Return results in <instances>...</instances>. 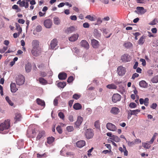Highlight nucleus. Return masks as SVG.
<instances>
[{"label":"nucleus","mask_w":158,"mask_h":158,"mask_svg":"<svg viewBox=\"0 0 158 158\" xmlns=\"http://www.w3.org/2000/svg\"><path fill=\"white\" fill-rule=\"evenodd\" d=\"M10 127V120H5L4 122L0 125V133L6 134L8 132V129Z\"/></svg>","instance_id":"f257e3e1"},{"label":"nucleus","mask_w":158,"mask_h":158,"mask_svg":"<svg viewBox=\"0 0 158 158\" xmlns=\"http://www.w3.org/2000/svg\"><path fill=\"white\" fill-rule=\"evenodd\" d=\"M16 82L17 85H21L23 84L25 82V78L22 75H18L16 78Z\"/></svg>","instance_id":"f03ea898"},{"label":"nucleus","mask_w":158,"mask_h":158,"mask_svg":"<svg viewBox=\"0 0 158 158\" xmlns=\"http://www.w3.org/2000/svg\"><path fill=\"white\" fill-rule=\"evenodd\" d=\"M31 131L30 129V127H29L27 131V135L28 137L34 138L36 135L37 130H35V128L31 129Z\"/></svg>","instance_id":"7ed1b4c3"},{"label":"nucleus","mask_w":158,"mask_h":158,"mask_svg":"<svg viewBox=\"0 0 158 158\" xmlns=\"http://www.w3.org/2000/svg\"><path fill=\"white\" fill-rule=\"evenodd\" d=\"M94 135L93 130L91 129H87L85 132V135L86 138L88 139H91Z\"/></svg>","instance_id":"20e7f679"},{"label":"nucleus","mask_w":158,"mask_h":158,"mask_svg":"<svg viewBox=\"0 0 158 158\" xmlns=\"http://www.w3.org/2000/svg\"><path fill=\"white\" fill-rule=\"evenodd\" d=\"M126 72V69L124 67L120 66H119L117 69V72L119 76H123Z\"/></svg>","instance_id":"39448f33"},{"label":"nucleus","mask_w":158,"mask_h":158,"mask_svg":"<svg viewBox=\"0 0 158 158\" xmlns=\"http://www.w3.org/2000/svg\"><path fill=\"white\" fill-rule=\"evenodd\" d=\"M121 99V95L118 94H114L112 97V101L114 103H116L117 102L120 101Z\"/></svg>","instance_id":"423d86ee"},{"label":"nucleus","mask_w":158,"mask_h":158,"mask_svg":"<svg viewBox=\"0 0 158 158\" xmlns=\"http://www.w3.org/2000/svg\"><path fill=\"white\" fill-rule=\"evenodd\" d=\"M106 127L108 130L112 131H115L117 129V127L115 125L110 123H108L106 124Z\"/></svg>","instance_id":"0eeeda50"},{"label":"nucleus","mask_w":158,"mask_h":158,"mask_svg":"<svg viewBox=\"0 0 158 158\" xmlns=\"http://www.w3.org/2000/svg\"><path fill=\"white\" fill-rule=\"evenodd\" d=\"M121 60L123 62H127L131 60L130 56L128 54H124L121 57Z\"/></svg>","instance_id":"6e6552de"},{"label":"nucleus","mask_w":158,"mask_h":158,"mask_svg":"<svg viewBox=\"0 0 158 158\" xmlns=\"http://www.w3.org/2000/svg\"><path fill=\"white\" fill-rule=\"evenodd\" d=\"M31 52L32 54L34 56H39L40 53L41 49L40 48L32 49Z\"/></svg>","instance_id":"1a4fd4ad"},{"label":"nucleus","mask_w":158,"mask_h":158,"mask_svg":"<svg viewBox=\"0 0 158 158\" xmlns=\"http://www.w3.org/2000/svg\"><path fill=\"white\" fill-rule=\"evenodd\" d=\"M52 24V21L50 19H47L45 20L44 22V26L47 28H51Z\"/></svg>","instance_id":"9d476101"},{"label":"nucleus","mask_w":158,"mask_h":158,"mask_svg":"<svg viewBox=\"0 0 158 158\" xmlns=\"http://www.w3.org/2000/svg\"><path fill=\"white\" fill-rule=\"evenodd\" d=\"M81 46L85 48L88 49L89 48V45L88 42L85 40H83L80 43Z\"/></svg>","instance_id":"9b49d317"},{"label":"nucleus","mask_w":158,"mask_h":158,"mask_svg":"<svg viewBox=\"0 0 158 158\" xmlns=\"http://www.w3.org/2000/svg\"><path fill=\"white\" fill-rule=\"evenodd\" d=\"M45 132L44 131H40L36 137V140H38L42 137L45 136Z\"/></svg>","instance_id":"f8f14e48"},{"label":"nucleus","mask_w":158,"mask_h":158,"mask_svg":"<svg viewBox=\"0 0 158 158\" xmlns=\"http://www.w3.org/2000/svg\"><path fill=\"white\" fill-rule=\"evenodd\" d=\"M119 112V109L118 108L115 107H112L110 110V112L114 115L118 114Z\"/></svg>","instance_id":"ddd939ff"},{"label":"nucleus","mask_w":158,"mask_h":158,"mask_svg":"<svg viewBox=\"0 0 158 158\" xmlns=\"http://www.w3.org/2000/svg\"><path fill=\"white\" fill-rule=\"evenodd\" d=\"M31 45L32 47V49H35L39 48V42L37 40H33L31 43Z\"/></svg>","instance_id":"4468645a"},{"label":"nucleus","mask_w":158,"mask_h":158,"mask_svg":"<svg viewBox=\"0 0 158 158\" xmlns=\"http://www.w3.org/2000/svg\"><path fill=\"white\" fill-rule=\"evenodd\" d=\"M78 37L79 35L78 34H74L69 37V40L71 42H74L77 40Z\"/></svg>","instance_id":"2eb2a0df"},{"label":"nucleus","mask_w":158,"mask_h":158,"mask_svg":"<svg viewBox=\"0 0 158 158\" xmlns=\"http://www.w3.org/2000/svg\"><path fill=\"white\" fill-rule=\"evenodd\" d=\"M83 118L81 116H78L77 121L75 123L76 127H78L80 126L83 121Z\"/></svg>","instance_id":"dca6fc26"},{"label":"nucleus","mask_w":158,"mask_h":158,"mask_svg":"<svg viewBox=\"0 0 158 158\" xmlns=\"http://www.w3.org/2000/svg\"><path fill=\"white\" fill-rule=\"evenodd\" d=\"M67 75L66 73L64 72L60 73L58 75V77L60 80H64L67 77Z\"/></svg>","instance_id":"f3484780"},{"label":"nucleus","mask_w":158,"mask_h":158,"mask_svg":"<svg viewBox=\"0 0 158 158\" xmlns=\"http://www.w3.org/2000/svg\"><path fill=\"white\" fill-rule=\"evenodd\" d=\"M57 41L56 39H54L51 41L50 47L52 49H53L57 45Z\"/></svg>","instance_id":"a211bd4d"},{"label":"nucleus","mask_w":158,"mask_h":158,"mask_svg":"<svg viewBox=\"0 0 158 158\" xmlns=\"http://www.w3.org/2000/svg\"><path fill=\"white\" fill-rule=\"evenodd\" d=\"M85 141L83 140L79 141L76 143L77 146L80 148L83 147L85 145Z\"/></svg>","instance_id":"6ab92c4d"},{"label":"nucleus","mask_w":158,"mask_h":158,"mask_svg":"<svg viewBox=\"0 0 158 158\" xmlns=\"http://www.w3.org/2000/svg\"><path fill=\"white\" fill-rule=\"evenodd\" d=\"M10 87L11 91L12 92L15 93L18 89L16 88V84L15 83H11L10 85Z\"/></svg>","instance_id":"aec40b11"},{"label":"nucleus","mask_w":158,"mask_h":158,"mask_svg":"<svg viewBox=\"0 0 158 158\" xmlns=\"http://www.w3.org/2000/svg\"><path fill=\"white\" fill-rule=\"evenodd\" d=\"M76 30L75 28L73 26H71L67 28L65 31L67 33L69 34L73 32Z\"/></svg>","instance_id":"412c9836"},{"label":"nucleus","mask_w":158,"mask_h":158,"mask_svg":"<svg viewBox=\"0 0 158 158\" xmlns=\"http://www.w3.org/2000/svg\"><path fill=\"white\" fill-rule=\"evenodd\" d=\"M91 44L94 48H97L99 47L98 42L95 40L93 39L91 40Z\"/></svg>","instance_id":"4be33fe9"},{"label":"nucleus","mask_w":158,"mask_h":158,"mask_svg":"<svg viewBox=\"0 0 158 158\" xmlns=\"http://www.w3.org/2000/svg\"><path fill=\"white\" fill-rule=\"evenodd\" d=\"M137 9L139 13L143 14L146 12V10L142 7H137Z\"/></svg>","instance_id":"5701e85b"},{"label":"nucleus","mask_w":158,"mask_h":158,"mask_svg":"<svg viewBox=\"0 0 158 158\" xmlns=\"http://www.w3.org/2000/svg\"><path fill=\"white\" fill-rule=\"evenodd\" d=\"M31 69V64L28 63L26 64L25 66V69L26 72H30Z\"/></svg>","instance_id":"b1692460"},{"label":"nucleus","mask_w":158,"mask_h":158,"mask_svg":"<svg viewBox=\"0 0 158 158\" xmlns=\"http://www.w3.org/2000/svg\"><path fill=\"white\" fill-rule=\"evenodd\" d=\"M23 141L22 139L18 140L17 142L18 148L19 149L23 148Z\"/></svg>","instance_id":"393cba45"},{"label":"nucleus","mask_w":158,"mask_h":158,"mask_svg":"<svg viewBox=\"0 0 158 158\" xmlns=\"http://www.w3.org/2000/svg\"><path fill=\"white\" fill-rule=\"evenodd\" d=\"M36 102L38 104L40 105L41 106H45V103L44 101H42V100L40 98H37L36 99Z\"/></svg>","instance_id":"a878e982"},{"label":"nucleus","mask_w":158,"mask_h":158,"mask_svg":"<svg viewBox=\"0 0 158 158\" xmlns=\"http://www.w3.org/2000/svg\"><path fill=\"white\" fill-rule=\"evenodd\" d=\"M82 106L81 105L78 103H77L73 105V108L76 110H80Z\"/></svg>","instance_id":"bb28decb"},{"label":"nucleus","mask_w":158,"mask_h":158,"mask_svg":"<svg viewBox=\"0 0 158 158\" xmlns=\"http://www.w3.org/2000/svg\"><path fill=\"white\" fill-rule=\"evenodd\" d=\"M54 23L56 25H59L60 24V21L58 17H55L53 18Z\"/></svg>","instance_id":"cd10ccee"},{"label":"nucleus","mask_w":158,"mask_h":158,"mask_svg":"<svg viewBox=\"0 0 158 158\" xmlns=\"http://www.w3.org/2000/svg\"><path fill=\"white\" fill-rule=\"evenodd\" d=\"M139 86L143 88H146L147 86V84L144 81H142L139 82Z\"/></svg>","instance_id":"c85d7f7f"},{"label":"nucleus","mask_w":158,"mask_h":158,"mask_svg":"<svg viewBox=\"0 0 158 158\" xmlns=\"http://www.w3.org/2000/svg\"><path fill=\"white\" fill-rule=\"evenodd\" d=\"M21 115L19 113H16L15 114V122L19 121L21 119Z\"/></svg>","instance_id":"c756f323"},{"label":"nucleus","mask_w":158,"mask_h":158,"mask_svg":"<svg viewBox=\"0 0 158 158\" xmlns=\"http://www.w3.org/2000/svg\"><path fill=\"white\" fill-rule=\"evenodd\" d=\"M110 139L116 142H119L120 140V139L118 136L115 135H113L112 138H110Z\"/></svg>","instance_id":"7c9ffc66"},{"label":"nucleus","mask_w":158,"mask_h":158,"mask_svg":"<svg viewBox=\"0 0 158 158\" xmlns=\"http://www.w3.org/2000/svg\"><path fill=\"white\" fill-rule=\"evenodd\" d=\"M57 85L58 87L64 88L66 85V83L64 81L60 82L57 83Z\"/></svg>","instance_id":"2f4dec72"},{"label":"nucleus","mask_w":158,"mask_h":158,"mask_svg":"<svg viewBox=\"0 0 158 158\" xmlns=\"http://www.w3.org/2000/svg\"><path fill=\"white\" fill-rule=\"evenodd\" d=\"M142 146L146 149L149 148L151 146L148 142V143H142Z\"/></svg>","instance_id":"473e14b6"},{"label":"nucleus","mask_w":158,"mask_h":158,"mask_svg":"<svg viewBox=\"0 0 158 158\" xmlns=\"http://www.w3.org/2000/svg\"><path fill=\"white\" fill-rule=\"evenodd\" d=\"M106 87L109 89H115L117 88V86L114 84H111L107 85Z\"/></svg>","instance_id":"72a5a7b5"},{"label":"nucleus","mask_w":158,"mask_h":158,"mask_svg":"<svg viewBox=\"0 0 158 158\" xmlns=\"http://www.w3.org/2000/svg\"><path fill=\"white\" fill-rule=\"evenodd\" d=\"M94 33L95 36L97 38H98L100 37L101 34L97 29H95L94 30Z\"/></svg>","instance_id":"f704fd0d"},{"label":"nucleus","mask_w":158,"mask_h":158,"mask_svg":"<svg viewBox=\"0 0 158 158\" xmlns=\"http://www.w3.org/2000/svg\"><path fill=\"white\" fill-rule=\"evenodd\" d=\"M25 2H26L23 0L21 1V0H19L17 2V4H19L20 6L21 7H24L25 6Z\"/></svg>","instance_id":"c9c22d12"},{"label":"nucleus","mask_w":158,"mask_h":158,"mask_svg":"<svg viewBox=\"0 0 158 158\" xmlns=\"http://www.w3.org/2000/svg\"><path fill=\"white\" fill-rule=\"evenodd\" d=\"M39 81L40 83L43 85H46L47 83V81L42 77L39 78Z\"/></svg>","instance_id":"e433bc0d"},{"label":"nucleus","mask_w":158,"mask_h":158,"mask_svg":"<svg viewBox=\"0 0 158 158\" xmlns=\"http://www.w3.org/2000/svg\"><path fill=\"white\" fill-rule=\"evenodd\" d=\"M130 111L131 112V114L132 115H136L137 114H138V113L140 111V110L139 109H137L134 110H130Z\"/></svg>","instance_id":"4c0bfd02"},{"label":"nucleus","mask_w":158,"mask_h":158,"mask_svg":"<svg viewBox=\"0 0 158 158\" xmlns=\"http://www.w3.org/2000/svg\"><path fill=\"white\" fill-rule=\"evenodd\" d=\"M95 16H91L90 15H88L85 18L88 19L91 21H94L95 20Z\"/></svg>","instance_id":"58836bf2"},{"label":"nucleus","mask_w":158,"mask_h":158,"mask_svg":"<svg viewBox=\"0 0 158 158\" xmlns=\"http://www.w3.org/2000/svg\"><path fill=\"white\" fill-rule=\"evenodd\" d=\"M54 138L53 137H49L47 139V143L50 144L54 141Z\"/></svg>","instance_id":"ea45409f"},{"label":"nucleus","mask_w":158,"mask_h":158,"mask_svg":"<svg viewBox=\"0 0 158 158\" xmlns=\"http://www.w3.org/2000/svg\"><path fill=\"white\" fill-rule=\"evenodd\" d=\"M16 30L18 31V33L19 34L21 33L22 31V29L21 27H20V26L18 23H16Z\"/></svg>","instance_id":"a19ab883"},{"label":"nucleus","mask_w":158,"mask_h":158,"mask_svg":"<svg viewBox=\"0 0 158 158\" xmlns=\"http://www.w3.org/2000/svg\"><path fill=\"white\" fill-rule=\"evenodd\" d=\"M152 81L153 83H156L158 82V76H155L152 79Z\"/></svg>","instance_id":"79ce46f5"},{"label":"nucleus","mask_w":158,"mask_h":158,"mask_svg":"<svg viewBox=\"0 0 158 158\" xmlns=\"http://www.w3.org/2000/svg\"><path fill=\"white\" fill-rule=\"evenodd\" d=\"M5 99L8 103L11 106H12L13 105V103L12 102L11 100L9 99V97L8 96H6Z\"/></svg>","instance_id":"37998d69"},{"label":"nucleus","mask_w":158,"mask_h":158,"mask_svg":"<svg viewBox=\"0 0 158 158\" xmlns=\"http://www.w3.org/2000/svg\"><path fill=\"white\" fill-rule=\"evenodd\" d=\"M94 125L96 128L97 129L99 128L100 127L99 121V120L96 121L94 123Z\"/></svg>","instance_id":"c03bdc74"},{"label":"nucleus","mask_w":158,"mask_h":158,"mask_svg":"<svg viewBox=\"0 0 158 158\" xmlns=\"http://www.w3.org/2000/svg\"><path fill=\"white\" fill-rule=\"evenodd\" d=\"M158 23V21L156 19H154L151 22H150L149 24L150 25H155L157 23Z\"/></svg>","instance_id":"a18cd8bd"},{"label":"nucleus","mask_w":158,"mask_h":158,"mask_svg":"<svg viewBox=\"0 0 158 158\" xmlns=\"http://www.w3.org/2000/svg\"><path fill=\"white\" fill-rule=\"evenodd\" d=\"M132 46V44L130 42H128L124 44V46L126 48H128Z\"/></svg>","instance_id":"49530a36"},{"label":"nucleus","mask_w":158,"mask_h":158,"mask_svg":"<svg viewBox=\"0 0 158 158\" xmlns=\"http://www.w3.org/2000/svg\"><path fill=\"white\" fill-rule=\"evenodd\" d=\"M144 38L143 36L141 37L138 41V44L140 45H142L144 42Z\"/></svg>","instance_id":"de8ad7c7"},{"label":"nucleus","mask_w":158,"mask_h":158,"mask_svg":"<svg viewBox=\"0 0 158 158\" xmlns=\"http://www.w3.org/2000/svg\"><path fill=\"white\" fill-rule=\"evenodd\" d=\"M42 30V26L40 25H38L36 27L35 31L37 32H39L41 31Z\"/></svg>","instance_id":"09e8293b"},{"label":"nucleus","mask_w":158,"mask_h":158,"mask_svg":"<svg viewBox=\"0 0 158 158\" xmlns=\"http://www.w3.org/2000/svg\"><path fill=\"white\" fill-rule=\"evenodd\" d=\"M69 93L68 92H64L61 94V97L64 98H66L68 96Z\"/></svg>","instance_id":"8fccbe9b"},{"label":"nucleus","mask_w":158,"mask_h":158,"mask_svg":"<svg viewBox=\"0 0 158 158\" xmlns=\"http://www.w3.org/2000/svg\"><path fill=\"white\" fill-rule=\"evenodd\" d=\"M66 129L68 132L72 131L74 130L73 126H68L66 128Z\"/></svg>","instance_id":"3c124183"},{"label":"nucleus","mask_w":158,"mask_h":158,"mask_svg":"<svg viewBox=\"0 0 158 158\" xmlns=\"http://www.w3.org/2000/svg\"><path fill=\"white\" fill-rule=\"evenodd\" d=\"M56 130L58 132L59 134H61L62 132V130L61 129L60 126L58 125L56 128Z\"/></svg>","instance_id":"603ef678"},{"label":"nucleus","mask_w":158,"mask_h":158,"mask_svg":"<svg viewBox=\"0 0 158 158\" xmlns=\"http://www.w3.org/2000/svg\"><path fill=\"white\" fill-rule=\"evenodd\" d=\"M47 156L46 153H44L43 154H40L38 153L37 154V157L44 158L46 157Z\"/></svg>","instance_id":"864d4df0"},{"label":"nucleus","mask_w":158,"mask_h":158,"mask_svg":"<svg viewBox=\"0 0 158 158\" xmlns=\"http://www.w3.org/2000/svg\"><path fill=\"white\" fill-rule=\"evenodd\" d=\"M81 97V95L77 94H75L73 96V98L76 100L78 99Z\"/></svg>","instance_id":"5fc2aeb1"},{"label":"nucleus","mask_w":158,"mask_h":158,"mask_svg":"<svg viewBox=\"0 0 158 158\" xmlns=\"http://www.w3.org/2000/svg\"><path fill=\"white\" fill-rule=\"evenodd\" d=\"M58 116L60 117V118L64 120V114L62 112H60L58 114Z\"/></svg>","instance_id":"6e6d98bb"},{"label":"nucleus","mask_w":158,"mask_h":158,"mask_svg":"<svg viewBox=\"0 0 158 158\" xmlns=\"http://www.w3.org/2000/svg\"><path fill=\"white\" fill-rule=\"evenodd\" d=\"M129 106L131 108H135L136 107L137 105L134 102H131Z\"/></svg>","instance_id":"4d7b16f0"},{"label":"nucleus","mask_w":158,"mask_h":158,"mask_svg":"<svg viewBox=\"0 0 158 158\" xmlns=\"http://www.w3.org/2000/svg\"><path fill=\"white\" fill-rule=\"evenodd\" d=\"M73 77L72 76H70L68 78L67 80V82L68 83H70L72 82L73 80Z\"/></svg>","instance_id":"13d9d810"},{"label":"nucleus","mask_w":158,"mask_h":158,"mask_svg":"<svg viewBox=\"0 0 158 158\" xmlns=\"http://www.w3.org/2000/svg\"><path fill=\"white\" fill-rule=\"evenodd\" d=\"M140 61L142 62V64L143 66H145L146 65V62L145 59H140Z\"/></svg>","instance_id":"bf43d9fd"},{"label":"nucleus","mask_w":158,"mask_h":158,"mask_svg":"<svg viewBox=\"0 0 158 158\" xmlns=\"http://www.w3.org/2000/svg\"><path fill=\"white\" fill-rule=\"evenodd\" d=\"M70 19L72 20L75 21L77 19V17L75 15H73L70 16Z\"/></svg>","instance_id":"052dcab7"},{"label":"nucleus","mask_w":158,"mask_h":158,"mask_svg":"<svg viewBox=\"0 0 158 158\" xmlns=\"http://www.w3.org/2000/svg\"><path fill=\"white\" fill-rule=\"evenodd\" d=\"M83 26L84 28H88L89 27V25L88 23L85 22L83 24Z\"/></svg>","instance_id":"680f3d73"},{"label":"nucleus","mask_w":158,"mask_h":158,"mask_svg":"<svg viewBox=\"0 0 158 158\" xmlns=\"http://www.w3.org/2000/svg\"><path fill=\"white\" fill-rule=\"evenodd\" d=\"M157 106L156 103H153L150 106V107L153 109H155Z\"/></svg>","instance_id":"e2e57ef3"},{"label":"nucleus","mask_w":158,"mask_h":158,"mask_svg":"<svg viewBox=\"0 0 158 158\" xmlns=\"http://www.w3.org/2000/svg\"><path fill=\"white\" fill-rule=\"evenodd\" d=\"M155 138V135H154L153 137H152V138L148 142V143H149L150 144H152L154 141Z\"/></svg>","instance_id":"0e129e2a"},{"label":"nucleus","mask_w":158,"mask_h":158,"mask_svg":"<svg viewBox=\"0 0 158 158\" xmlns=\"http://www.w3.org/2000/svg\"><path fill=\"white\" fill-rule=\"evenodd\" d=\"M127 142L128 145L129 146H131L132 145L135 144V142L133 141L130 142V141H128Z\"/></svg>","instance_id":"69168bd1"},{"label":"nucleus","mask_w":158,"mask_h":158,"mask_svg":"<svg viewBox=\"0 0 158 158\" xmlns=\"http://www.w3.org/2000/svg\"><path fill=\"white\" fill-rule=\"evenodd\" d=\"M68 119L71 122H73L74 121L73 117L72 115H69Z\"/></svg>","instance_id":"338daca9"},{"label":"nucleus","mask_w":158,"mask_h":158,"mask_svg":"<svg viewBox=\"0 0 158 158\" xmlns=\"http://www.w3.org/2000/svg\"><path fill=\"white\" fill-rule=\"evenodd\" d=\"M139 76V75L138 73H135L133 75L132 78L133 79H134L135 78L138 77Z\"/></svg>","instance_id":"774afa93"}]
</instances>
